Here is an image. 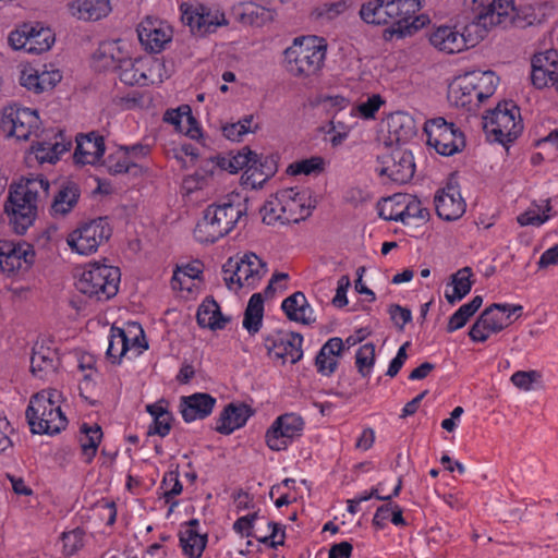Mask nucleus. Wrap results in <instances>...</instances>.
Listing matches in <instances>:
<instances>
[{
    "mask_svg": "<svg viewBox=\"0 0 558 558\" xmlns=\"http://www.w3.org/2000/svg\"><path fill=\"white\" fill-rule=\"evenodd\" d=\"M49 182L44 177L22 180L11 187L4 211L15 233L24 234L33 225L37 214L39 193L48 194Z\"/></svg>",
    "mask_w": 558,
    "mask_h": 558,
    "instance_id": "f257e3e1",
    "label": "nucleus"
},
{
    "mask_svg": "<svg viewBox=\"0 0 558 558\" xmlns=\"http://www.w3.org/2000/svg\"><path fill=\"white\" fill-rule=\"evenodd\" d=\"M245 214L246 208L241 203H214L204 210L194 229V236L201 243H214L231 232Z\"/></svg>",
    "mask_w": 558,
    "mask_h": 558,
    "instance_id": "f03ea898",
    "label": "nucleus"
},
{
    "mask_svg": "<svg viewBox=\"0 0 558 558\" xmlns=\"http://www.w3.org/2000/svg\"><path fill=\"white\" fill-rule=\"evenodd\" d=\"M57 390L34 395L26 409V418L33 434L56 435L66 427L68 420L58 405Z\"/></svg>",
    "mask_w": 558,
    "mask_h": 558,
    "instance_id": "7ed1b4c3",
    "label": "nucleus"
},
{
    "mask_svg": "<svg viewBox=\"0 0 558 558\" xmlns=\"http://www.w3.org/2000/svg\"><path fill=\"white\" fill-rule=\"evenodd\" d=\"M120 269L100 263H89L75 283L76 289L98 301L113 298L119 290Z\"/></svg>",
    "mask_w": 558,
    "mask_h": 558,
    "instance_id": "20e7f679",
    "label": "nucleus"
},
{
    "mask_svg": "<svg viewBox=\"0 0 558 558\" xmlns=\"http://www.w3.org/2000/svg\"><path fill=\"white\" fill-rule=\"evenodd\" d=\"M325 59V48L315 38H295L284 50L287 70L294 76L315 75Z\"/></svg>",
    "mask_w": 558,
    "mask_h": 558,
    "instance_id": "39448f33",
    "label": "nucleus"
},
{
    "mask_svg": "<svg viewBox=\"0 0 558 558\" xmlns=\"http://www.w3.org/2000/svg\"><path fill=\"white\" fill-rule=\"evenodd\" d=\"M471 24L486 36L493 26L507 27L514 22V7L509 0H465Z\"/></svg>",
    "mask_w": 558,
    "mask_h": 558,
    "instance_id": "423d86ee",
    "label": "nucleus"
},
{
    "mask_svg": "<svg viewBox=\"0 0 558 558\" xmlns=\"http://www.w3.org/2000/svg\"><path fill=\"white\" fill-rule=\"evenodd\" d=\"M519 108L512 101H504L483 118V128L493 141L502 145L513 142L523 129Z\"/></svg>",
    "mask_w": 558,
    "mask_h": 558,
    "instance_id": "0eeeda50",
    "label": "nucleus"
},
{
    "mask_svg": "<svg viewBox=\"0 0 558 558\" xmlns=\"http://www.w3.org/2000/svg\"><path fill=\"white\" fill-rule=\"evenodd\" d=\"M302 198L296 189H286L267 201L263 208V221L267 225L299 222L310 215L308 208L301 203Z\"/></svg>",
    "mask_w": 558,
    "mask_h": 558,
    "instance_id": "6e6552de",
    "label": "nucleus"
},
{
    "mask_svg": "<svg viewBox=\"0 0 558 558\" xmlns=\"http://www.w3.org/2000/svg\"><path fill=\"white\" fill-rule=\"evenodd\" d=\"M522 311L521 305L494 303L481 313L470 328L469 336L474 342H485L492 333L508 327L512 323V315L519 318Z\"/></svg>",
    "mask_w": 558,
    "mask_h": 558,
    "instance_id": "1a4fd4ad",
    "label": "nucleus"
},
{
    "mask_svg": "<svg viewBox=\"0 0 558 558\" xmlns=\"http://www.w3.org/2000/svg\"><path fill=\"white\" fill-rule=\"evenodd\" d=\"M424 132L427 145L435 148L439 155L452 156L465 147L463 133L441 117L428 120Z\"/></svg>",
    "mask_w": 558,
    "mask_h": 558,
    "instance_id": "9d476101",
    "label": "nucleus"
},
{
    "mask_svg": "<svg viewBox=\"0 0 558 558\" xmlns=\"http://www.w3.org/2000/svg\"><path fill=\"white\" fill-rule=\"evenodd\" d=\"M223 272L229 289H233V284L254 288L267 272V265L256 254L247 253L235 262L230 258L223 266Z\"/></svg>",
    "mask_w": 558,
    "mask_h": 558,
    "instance_id": "9b49d317",
    "label": "nucleus"
},
{
    "mask_svg": "<svg viewBox=\"0 0 558 558\" xmlns=\"http://www.w3.org/2000/svg\"><path fill=\"white\" fill-rule=\"evenodd\" d=\"M476 27L469 23L464 26L463 32H460L456 26H440L430 34L429 41L440 51L461 52L484 39L485 35Z\"/></svg>",
    "mask_w": 558,
    "mask_h": 558,
    "instance_id": "f8f14e48",
    "label": "nucleus"
},
{
    "mask_svg": "<svg viewBox=\"0 0 558 558\" xmlns=\"http://www.w3.org/2000/svg\"><path fill=\"white\" fill-rule=\"evenodd\" d=\"M9 44L14 50L40 54L48 51L54 44L56 36L50 27L40 23H25L9 35Z\"/></svg>",
    "mask_w": 558,
    "mask_h": 558,
    "instance_id": "ddd939ff",
    "label": "nucleus"
},
{
    "mask_svg": "<svg viewBox=\"0 0 558 558\" xmlns=\"http://www.w3.org/2000/svg\"><path fill=\"white\" fill-rule=\"evenodd\" d=\"M39 126L40 119L36 110L16 104L3 108L1 128L9 136L19 141H28L33 135L39 137Z\"/></svg>",
    "mask_w": 558,
    "mask_h": 558,
    "instance_id": "4468645a",
    "label": "nucleus"
},
{
    "mask_svg": "<svg viewBox=\"0 0 558 558\" xmlns=\"http://www.w3.org/2000/svg\"><path fill=\"white\" fill-rule=\"evenodd\" d=\"M110 236L111 228L108 220L100 217L82 223L69 234L66 242L73 251L88 255L96 252Z\"/></svg>",
    "mask_w": 558,
    "mask_h": 558,
    "instance_id": "2eb2a0df",
    "label": "nucleus"
},
{
    "mask_svg": "<svg viewBox=\"0 0 558 558\" xmlns=\"http://www.w3.org/2000/svg\"><path fill=\"white\" fill-rule=\"evenodd\" d=\"M377 161L380 165L379 174L387 175L398 184L408 183L415 173L413 154L400 146H386L385 151L377 156Z\"/></svg>",
    "mask_w": 558,
    "mask_h": 558,
    "instance_id": "dca6fc26",
    "label": "nucleus"
},
{
    "mask_svg": "<svg viewBox=\"0 0 558 558\" xmlns=\"http://www.w3.org/2000/svg\"><path fill=\"white\" fill-rule=\"evenodd\" d=\"M302 342L303 337L298 332L276 330L265 337L264 345L271 359L295 364L303 356Z\"/></svg>",
    "mask_w": 558,
    "mask_h": 558,
    "instance_id": "f3484780",
    "label": "nucleus"
},
{
    "mask_svg": "<svg viewBox=\"0 0 558 558\" xmlns=\"http://www.w3.org/2000/svg\"><path fill=\"white\" fill-rule=\"evenodd\" d=\"M304 428L303 418L295 413L278 416L265 435L267 446L274 451L288 448L295 437L301 436Z\"/></svg>",
    "mask_w": 558,
    "mask_h": 558,
    "instance_id": "a211bd4d",
    "label": "nucleus"
},
{
    "mask_svg": "<svg viewBox=\"0 0 558 558\" xmlns=\"http://www.w3.org/2000/svg\"><path fill=\"white\" fill-rule=\"evenodd\" d=\"M182 21L190 26L192 33L201 36L215 32L226 23L223 13L205 4L187 7L182 11Z\"/></svg>",
    "mask_w": 558,
    "mask_h": 558,
    "instance_id": "6ab92c4d",
    "label": "nucleus"
},
{
    "mask_svg": "<svg viewBox=\"0 0 558 558\" xmlns=\"http://www.w3.org/2000/svg\"><path fill=\"white\" fill-rule=\"evenodd\" d=\"M35 253L29 244L0 241V267L3 272L27 270L34 263Z\"/></svg>",
    "mask_w": 558,
    "mask_h": 558,
    "instance_id": "aec40b11",
    "label": "nucleus"
},
{
    "mask_svg": "<svg viewBox=\"0 0 558 558\" xmlns=\"http://www.w3.org/2000/svg\"><path fill=\"white\" fill-rule=\"evenodd\" d=\"M424 0H399L398 17L395 20L392 34L399 37L411 36L421 29L429 20L426 15L417 13Z\"/></svg>",
    "mask_w": 558,
    "mask_h": 558,
    "instance_id": "412c9836",
    "label": "nucleus"
},
{
    "mask_svg": "<svg viewBox=\"0 0 558 558\" xmlns=\"http://www.w3.org/2000/svg\"><path fill=\"white\" fill-rule=\"evenodd\" d=\"M434 202L437 215L447 221L459 219L465 211V202L458 187L451 183L435 195Z\"/></svg>",
    "mask_w": 558,
    "mask_h": 558,
    "instance_id": "4be33fe9",
    "label": "nucleus"
},
{
    "mask_svg": "<svg viewBox=\"0 0 558 558\" xmlns=\"http://www.w3.org/2000/svg\"><path fill=\"white\" fill-rule=\"evenodd\" d=\"M106 147L104 137L97 132L78 134L76 136V147L74 160L80 165H97L104 157Z\"/></svg>",
    "mask_w": 558,
    "mask_h": 558,
    "instance_id": "5701e85b",
    "label": "nucleus"
},
{
    "mask_svg": "<svg viewBox=\"0 0 558 558\" xmlns=\"http://www.w3.org/2000/svg\"><path fill=\"white\" fill-rule=\"evenodd\" d=\"M399 0H367L360 10L361 19L367 24H390L391 29L398 17Z\"/></svg>",
    "mask_w": 558,
    "mask_h": 558,
    "instance_id": "b1692460",
    "label": "nucleus"
},
{
    "mask_svg": "<svg viewBox=\"0 0 558 558\" xmlns=\"http://www.w3.org/2000/svg\"><path fill=\"white\" fill-rule=\"evenodd\" d=\"M38 138L39 140L32 145V150L40 163H54L71 146V142H65L61 131L52 132V137L48 134H39Z\"/></svg>",
    "mask_w": 558,
    "mask_h": 558,
    "instance_id": "393cba45",
    "label": "nucleus"
},
{
    "mask_svg": "<svg viewBox=\"0 0 558 558\" xmlns=\"http://www.w3.org/2000/svg\"><path fill=\"white\" fill-rule=\"evenodd\" d=\"M66 11L78 21L95 22L106 17L111 5L110 0H68Z\"/></svg>",
    "mask_w": 558,
    "mask_h": 558,
    "instance_id": "a878e982",
    "label": "nucleus"
},
{
    "mask_svg": "<svg viewBox=\"0 0 558 558\" xmlns=\"http://www.w3.org/2000/svg\"><path fill=\"white\" fill-rule=\"evenodd\" d=\"M216 404V399L209 393L196 392L181 398L180 412L186 423L203 420L210 415Z\"/></svg>",
    "mask_w": 558,
    "mask_h": 558,
    "instance_id": "bb28decb",
    "label": "nucleus"
},
{
    "mask_svg": "<svg viewBox=\"0 0 558 558\" xmlns=\"http://www.w3.org/2000/svg\"><path fill=\"white\" fill-rule=\"evenodd\" d=\"M137 35L141 44L151 52H159L171 39V29L162 23L146 21L140 24Z\"/></svg>",
    "mask_w": 558,
    "mask_h": 558,
    "instance_id": "cd10ccee",
    "label": "nucleus"
},
{
    "mask_svg": "<svg viewBox=\"0 0 558 558\" xmlns=\"http://www.w3.org/2000/svg\"><path fill=\"white\" fill-rule=\"evenodd\" d=\"M276 170L277 167L272 158H263L256 155L250 167L242 174V184L251 189L262 187L275 174Z\"/></svg>",
    "mask_w": 558,
    "mask_h": 558,
    "instance_id": "c85d7f7f",
    "label": "nucleus"
},
{
    "mask_svg": "<svg viewBox=\"0 0 558 558\" xmlns=\"http://www.w3.org/2000/svg\"><path fill=\"white\" fill-rule=\"evenodd\" d=\"M59 364L60 361L54 350L44 345H36L33 349L31 371L36 377L48 379L54 375Z\"/></svg>",
    "mask_w": 558,
    "mask_h": 558,
    "instance_id": "c756f323",
    "label": "nucleus"
},
{
    "mask_svg": "<svg viewBox=\"0 0 558 558\" xmlns=\"http://www.w3.org/2000/svg\"><path fill=\"white\" fill-rule=\"evenodd\" d=\"M251 416L250 408L243 403H229L220 413L215 429L222 435H230L245 425Z\"/></svg>",
    "mask_w": 558,
    "mask_h": 558,
    "instance_id": "7c9ffc66",
    "label": "nucleus"
},
{
    "mask_svg": "<svg viewBox=\"0 0 558 558\" xmlns=\"http://www.w3.org/2000/svg\"><path fill=\"white\" fill-rule=\"evenodd\" d=\"M343 352V340L339 337L330 338L319 350L315 359L318 373L330 376L338 366L337 357Z\"/></svg>",
    "mask_w": 558,
    "mask_h": 558,
    "instance_id": "2f4dec72",
    "label": "nucleus"
},
{
    "mask_svg": "<svg viewBox=\"0 0 558 558\" xmlns=\"http://www.w3.org/2000/svg\"><path fill=\"white\" fill-rule=\"evenodd\" d=\"M268 526L271 529V533L269 535L256 536L252 533L253 525L250 523L248 518H245L244 515L240 517L233 523V530L236 533L247 537L254 536L259 543L265 544L270 548H277V546L283 545L284 530L282 529L281 524L276 522H268Z\"/></svg>",
    "mask_w": 558,
    "mask_h": 558,
    "instance_id": "473e14b6",
    "label": "nucleus"
},
{
    "mask_svg": "<svg viewBox=\"0 0 558 558\" xmlns=\"http://www.w3.org/2000/svg\"><path fill=\"white\" fill-rule=\"evenodd\" d=\"M281 308L287 317L296 323L310 325L315 319L311 316L312 308L303 292L298 291L286 298L281 304Z\"/></svg>",
    "mask_w": 558,
    "mask_h": 558,
    "instance_id": "72a5a7b5",
    "label": "nucleus"
},
{
    "mask_svg": "<svg viewBox=\"0 0 558 558\" xmlns=\"http://www.w3.org/2000/svg\"><path fill=\"white\" fill-rule=\"evenodd\" d=\"M449 98L459 107H471L475 105L476 88L471 72L454 80L449 89Z\"/></svg>",
    "mask_w": 558,
    "mask_h": 558,
    "instance_id": "f704fd0d",
    "label": "nucleus"
},
{
    "mask_svg": "<svg viewBox=\"0 0 558 558\" xmlns=\"http://www.w3.org/2000/svg\"><path fill=\"white\" fill-rule=\"evenodd\" d=\"M196 319L202 328H209L211 330L223 329L230 320L222 315L218 303L209 298L199 305Z\"/></svg>",
    "mask_w": 558,
    "mask_h": 558,
    "instance_id": "c9c22d12",
    "label": "nucleus"
},
{
    "mask_svg": "<svg viewBox=\"0 0 558 558\" xmlns=\"http://www.w3.org/2000/svg\"><path fill=\"white\" fill-rule=\"evenodd\" d=\"M80 198V189L74 182L63 183L53 197L51 213L53 215L64 216L69 214L77 204Z\"/></svg>",
    "mask_w": 558,
    "mask_h": 558,
    "instance_id": "e433bc0d",
    "label": "nucleus"
},
{
    "mask_svg": "<svg viewBox=\"0 0 558 558\" xmlns=\"http://www.w3.org/2000/svg\"><path fill=\"white\" fill-rule=\"evenodd\" d=\"M163 121L173 124L180 132L184 131L182 123L185 121L189 124L185 132L191 138H196L201 134L197 122L192 116L191 108L187 105L180 106L178 109L167 110L163 116Z\"/></svg>",
    "mask_w": 558,
    "mask_h": 558,
    "instance_id": "4c0bfd02",
    "label": "nucleus"
},
{
    "mask_svg": "<svg viewBox=\"0 0 558 558\" xmlns=\"http://www.w3.org/2000/svg\"><path fill=\"white\" fill-rule=\"evenodd\" d=\"M389 132L398 143H408L417 133L415 120L408 113L397 112L389 121Z\"/></svg>",
    "mask_w": 558,
    "mask_h": 558,
    "instance_id": "58836bf2",
    "label": "nucleus"
},
{
    "mask_svg": "<svg viewBox=\"0 0 558 558\" xmlns=\"http://www.w3.org/2000/svg\"><path fill=\"white\" fill-rule=\"evenodd\" d=\"M393 199L403 206V225H408L410 219H417L420 221L428 219V209L422 206L421 201L416 196L399 193L393 195Z\"/></svg>",
    "mask_w": 558,
    "mask_h": 558,
    "instance_id": "ea45409f",
    "label": "nucleus"
},
{
    "mask_svg": "<svg viewBox=\"0 0 558 558\" xmlns=\"http://www.w3.org/2000/svg\"><path fill=\"white\" fill-rule=\"evenodd\" d=\"M472 277L473 272L470 267H463L451 276L452 293H445L448 303L454 304L470 293L473 286Z\"/></svg>",
    "mask_w": 558,
    "mask_h": 558,
    "instance_id": "a19ab883",
    "label": "nucleus"
},
{
    "mask_svg": "<svg viewBox=\"0 0 558 558\" xmlns=\"http://www.w3.org/2000/svg\"><path fill=\"white\" fill-rule=\"evenodd\" d=\"M264 299L260 293H254L247 303L244 312L243 327L248 333L254 335L259 331L263 323Z\"/></svg>",
    "mask_w": 558,
    "mask_h": 558,
    "instance_id": "79ce46f5",
    "label": "nucleus"
},
{
    "mask_svg": "<svg viewBox=\"0 0 558 558\" xmlns=\"http://www.w3.org/2000/svg\"><path fill=\"white\" fill-rule=\"evenodd\" d=\"M180 545L190 558H199L207 544V534H201L195 529L180 531Z\"/></svg>",
    "mask_w": 558,
    "mask_h": 558,
    "instance_id": "37998d69",
    "label": "nucleus"
},
{
    "mask_svg": "<svg viewBox=\"0 0 558 558\" xmlns=\"http://www.w3.org/2000/svg\"><path fill=\"white\" fill-rule=\"evenodd\" d=\"M81 432L83 434L80 438L82 453L85 461L90 463L101 441L102 432L99 425L88 426L87 424L82 425Z\"/></svg>",
    "mask_w": 558,
    "mask_h": 558,
    "instance_id": "c03bdc74",
    "label": "nucleus"
},
{
    "mask_svg": "<svg viewBox=\"0 0 558 558\" xmlns=\"http://www.w3.org/2000/svg\"><path fill=\"white\" fill-rule=\"evenodd\" d=\"M136 63L137 62H134L132 59L126 58L118 64L116 71L118 72L121 82L130 86H145L154 83L151 80H149L145 71H142L137 68Z\"/></svg>",
    "mask_w": 558,
    "mask_h": 558,
    "instance_id": "a18cd8bd",
    "label": "nucleus"
},
{
    "mask_svg": "<svg viewBox=\"0 0 558 558\" xmlns=\"http://www.w3.org/2000/svg\"><path fill=\"white\" fill-rule=\"evenodd\" d=\"M471 75L476 88L475 106H478L495 93L499 78L492 71H473Z\"/></svg>",
    "mask_w": 558,
    "mask_h": 558,
    "instance_id": "49530a36",
    "label": "nucleus"
},
{
    "mask_svg": "<svg viewBox=\"0 0 558 558\" xmlns=\"http://www.w3.org/2000/svg\"><path fill=\"white\" fill-rule=\"evenodd\" d=\"M483 298L481 295L474 296L469 303L463 304L449 318L447 331L453 332L465 326L468 320L478 311L482 306Z\"/></svg>",
    "mask_w": 558,
    "mask_h": 558,
    "instance_id": "de8ad7c7",
    "label": "nucleus"
},
{
    "mask_svg": "<svg viewBox=\"0 0 558 558\" xmlns=\"http://www.w3.org/2000/svg\"><path fill=\"white\" fill-rule=\"evenodd\" d=\"M129 337L121 328H111L109 343L107 349V356L112 363H120L121 359L126 355L130 350L128 347Z\"/></svg>",
    "mask_w": 558,
    "mask_h": 558,
    "instance_id": "09e8293b",
    "label": "nucleus"
},
{
    "mask_svg": "<svg viewBox=\"0 0 558 558\" xmlns=\"http://www.w3.org/2000/svg\"><path fill=\"white\" fill-rule=\"evenodd\" d=\"M120 40H107L102 41L97 51L95 52V58L104 61V66L111 68L114 71L119 63L126 58L123 57V53L119 47Z\"/></svg>",
    "mask_w": 558,
    "mask_h": 558,
    "instance_id": "8fccbe9b",
    "label": "nucleus"
},
{
    "mask_svg": "<svg viewBox=\"0 0 558 558\" xmlns=\"http://www.w3.org/2000/svg\"><path fill=\"white\" fill-rule=\"evenodd\" d=\"M388 520H390L395 525H405L402 509L391 501L377 508L373 518V525L378 529H384Z\"/></svg>",
    "mask_w": 558,
    "mask_h": 558,
    "instance_id": "3c124183",
    "label": "nucleus"
},
{
    "mask_svg": "<svg viewBox=\"0 0 558 558\" xmlns=\"http://www.w3.org/2000/svg\"><path fill=\"white\" fill-rule=\"evenodd\" d=\"M136 163L131 159L128 150L121 147L113 154H110L106 160V167L111 174L128 173Z\"/></svg>",
    "mask_w": 558,
    "mask_h": 558,
    "instance_id": "603ef678",
    "label": "nucleus"
},
{
    "mask_svg": "<svg viewBox=\"0 0 558 558\" xmlns=\"http://www.w3.org/2000/svg\"><path fill=\"white\" fill-rule=\"evenodd\" d=\"M375 345L365 343L359 348L355 354V365L362 377H368L375 364Z\"/></svg>",
    "mask_w": 558,
    "mask_h": 558,
    "instance_id": "864d4df0",
    "label": "nucleus"
},
{
    "mask_svg": "<svg viewBox=\"0 0 558 558\" xmlns=\"http://www.w3.org/2000/svg\"><path fill=\"white\" fill-rule=\"evenodd\" d=\"M202 264L199 262H193L190 264H186L182 267H179L177 271H174L172 277V287L173 289H184L185 280H193L195 278H198V276L202 274Z\"/></svg>",
    "mask_w": 558,
    "mask_h": 558,
    "instance_id": "5fc2aeb1",
    "label": "nucleus"
},
{
    "mask_svg": "<svg viewBox=\"0 0 558 558\" xmlns=\"http://www.w3.org/2000/svg\"><path fill=\"white\" fill-rule=\"evenodd\" d=\"M324 160L320 157H312L308 159H303L300 161H295L288 167V172L292 175L298 174H312L319 173L323 171Z\"/></svg>",
    "mask_w": 558,
    "mask_h": 558,
    "instance_id": "6e6d98bb",
    "label": "nucleus"
},
{
    "mask_svg": "<svg viewBox=\"0 0 558 558\" xmlns=\"http://www.w3.org/2000/svg\"><path fill=\"white\" fill-rule=\"evenodd\" d=\"M161 488L165 489L163 498L167 504H170L171 499L182 493V484L179 481V474L175 471L167 472L161 482Z\"/></svg>",
    "mask_w": 558,
    "mask_h": 558,
    "instance_id": "4d7b16f0",
    "label": "nucleus"
},
{
    "mask_svg": "<svg viewBox=\"0 0 558 558\" xmlns=\"http://www.w3.org/2000/svg\"><path fill=\"white\" fill-rule=\"evenodd\" d=\"M541 377L542 375L537 371H518L511 376L510 380L517 388L529 391Z\"/></svg>",
    "mask_w": 558,
    "mask_h": 558,
    "instance_id": "13d9d810",
    "label": "nucleus"
},
{
    "mask_svg": "<svg viewBox=\"0 0 558 558\" xmlns=\"http://www.w3.org/2000/svg\"><path fill=\"white\" fill-rule=\"evenodd\" d=\"M402 205L393 199V196L385 199L379 209V216L385 220L401 221L403 220Z\"/></svg>",
    "mask_w": 558,
    "mask_h": 558,
    "instance_id": "bf43d9fd",
    "label": "nucleus"
},
{
    "mask_svg": "<svg viewBox=\"0 0 558 558\" xmlns=\"http://www.w3.org/2000/svg\"><path fill=\"white\" fill-rule=\"evenodd\" d=\"M83 534L80 529L62 534L63 549L66 555L75 554L83 546Z\"/></svg>",
    "mask_w": 558,
    "mask_h": 558,
    "instance_id": "052dcab7",
    "label": "nucleus"
},
{
    "mask_svg": "<svg viewBox=\"0 0 558 558\" xmlns=\"http://www.w3.org/2000/svg\"><path fill=\"white\" fill-rule=\"evenodd\" d=\"M256 155L257 154L252 151L248 147H244L236 155L230 156L231 173H236L242 169L246 170Z\"/></svg>",
    "mask_w": 558,
    "mask_h": 558,
    "instance_id": "680f3d73",
    "label": "nucleus"
},
{
    "mask_svg": "<svg viewBox=\"0 0 558 558\" xmlns=\"http://www.w3.org/2000/svg\"><path fill=\"white\" fill-rule=\"evenodd\" d=\"M391 320L399 328L403 330L404 325L410 323L412 319V313L409 308L402 307L398 304H391L388 308Z\"/></svg>",
    "mask_w": 558,
    "mask_h": 558,
    "instance_id": "e2e57ef3",
    "label": "nucleus"
},
{
    "mask_svg": "<svg viewBox=\"0 0 558 558\" xmlns=\"http://www.w3.org/2000/svg\"><path fill=\"white\" fill-rule=\"evenodd\" d=\"M38 77H39V93H45L48 90L53 89V87L61 81L62 75L60 71L58 70H51V71H38Z\"/></svg>",
    "mask_w": 558,
    "mask_h": 558,
    "instance_id": "0e129e2a",
    "label": "nucleus"
},
{
    "mask_svg": "<svg viewBox=\"0 0 558 558\" xmlns=\"http://www.w3.org/2000/svg\"><path fill=\"white\" fill-rule=\"evenodd\" d=\"M383 104L384 100L379 95H372L366 101L361 102L356 109L363 118L372 119Z\"/></svg>",
    "mask_w": 558,
    "mask_h": 558,
    "instance_id": "69168bd1",
    "label": "nucleus"
},
{
    "mask_svg": "<svg viewBox=\"0 0 558 558\" xmlns=\"http://www.w3.org/2000/svg\"><path fill=\"white\" fill-rule=\"evenodd\" d=\"M39 77H38V70L29 66L25 68L21 71L20 75V83L23 87L26 89L34 92L35 94L39 93Z\"/></svg>",
    "mask_w": 558,
    "mask_h": 558,
    "instance_id": "338daca9",
    "label": "nucleus"
},
{
    "mask_svg": "<svg viewBox=\"0 0 558 558\" xmlns=\"http://www.w3.org/2000/svg\"><path fill=\"white\" fill-rule=\"evenodd\" d=\"M547 215H541L538 209L529 208L523 214L519 215L517 220L521 226H535L539 227L548 220Z\"/></svg>",
    "mask_w": 558,
    "mask_h": 558,
    "instance_id": "774afa93",
    "label": "nucleus"
}]
</instances>
